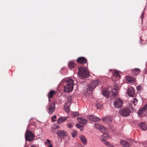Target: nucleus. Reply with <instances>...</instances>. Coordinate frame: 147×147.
<instances>
[{
	"label": "nucleus",
	"instance_id": "1",
	"mask_svg": "<svg viewBox=\"0 0 147 147\" xmlns=\"http://www.w3.org/2000/svg\"><path fill=\"white\" fill-rule=\"evenodd\" d=\"M64 86V90L67 92H71L73 89L74 81L71 78H66L62 80L61 82Z\"/></svg>",
	"mask_w": 147,
	"mask_h": 147
},
{
	"label": "nucleus",
	"instance_id": "2",
	"mask_svg": "<svg viewBox=\"0 0 147 147\" xmlns=\"http://www.w3.org/2000/svg\"><path fill=\"white\" fill-rule=\"evenodd\" d=\"M78 75L81 79L87 78L88 76L89 73L86 68L84 66H80L78 67Z\"/></svg>",
	"mask_w": 147,
	"mask_h": 147
},
{
	"label": "nucleus",
	"instance_id": "3",
	"mask_svg": "<svg viewBox=\"0 0 147 147\" xmlns=\"http://www.w3.org/2000/svg\"><path fill=\"white\" fill-rule=\"evenodd\" d=\"M99 82L100 81L98 80L91 82L90 84L88 86V88H87V92H88V91L92 92L94 88L98 85Z\"/></svg>",
	"mask_w": 147,
	"mask_h": 147
},
{
	"label": "nucleus",
	"instance_id": "4",
	"mask_svg": "<svg viewBox=\"0 0 147 147\" xmlns=\"http://www.w3.org/2000/svg\"><path fill=\"white\" fill-rule=\"evenodd\" d=\"M131 111L129 108L124 107L120 109L119 113L123 116L126 117L129 115Z\"/></svg>",
	"mask_w": 147,
	"mask_h": 147
},
{
	"label": "nucleus",
	"instance_id": "5",
	"mask_svg": "<svg viewBox=\"0 0 147 147\" xmlns=\"http://www.w3.org/2000/svg\"><path fill=\"white\" fill-rule=\"evenodd\" d=\"M34 138V136L32 132L29 130H27L25 134L26 140L30 142L32 141Z\"/></svg>",
	"mask_w": 147,
	"mask_h": 147
},
{
	"label": "nucleus",
	"instance_id": "6",
	"mask_svg": "<svg viewBox=\"0 0 147 147\" xmlns=\"http://www.w3.org/2000/svg\"><path fill=\"white\" fill-rule=\"evenodd\" d=\"M55 109V104L54 102H50L47 106V110L50 115L52 114Z\"/></svg>",
	"mask_w": 147,
	"mask_h": 147
},
{
	"label": "nucleus",
	"instance_id": "7",
	"mask_svg": "<svg viewBox=\"0 0 147 147\" xmlns=\"http://www.w3.org/2000/svg\"><path fill=\"white\" fill-rule=\"evenodd\" d=\"M123 102L122 100L119 98H117L113 102V105L116 108L119 109L123 105Z\"/></svg>",
	"mask_w": 147,
	"mask_h": 147
},
{
	"label": "nucleus",
	"instance_id": "8",
	"mask_svg": "<svg viewBox=\"0 0 147 147\" xmlns=\"http://www.w3.org/2000/svg\"><path fill=\"white\" fill-rule=\"evenodd\" d=\"M127 92L129 96L134 97L135 94V90L132 87H130L128 89Z\"/></svg>",
	"mask_w": 147,
	"mask_h": 147
},
{
	"label": "nucleus",
	"instance_id": "9",
	"mask_svg": "<svg viewBox=\"0 0 147 147\" xmlns=\"http://www.w3.org/2000/svg\"><path fill=\"white\" fill-rule=\"evenodd\" d=\"M94 125L96 129L102 132H104L106 130L105 127L98 123H95Z\"/></svg>",
	"mask_w": 147,
	"mask_h": 147
},
{
	"label": "nucleus",
	"instance_id": "10",
	"mask_svg": "<svg viewBox=\"0 0 147 147\" xmlns=\"http://www.w3.org/2000/svg\"><path fill=\"white\" fill-rule=\"evenodd\" d=\"M111 78L113 81H117L120 79V76L119 73L116 71L114 72Z\"/></svg>",
	"mask_w": 147,
	"mask_h": 147
},
{
	"label": "nucleus",
	"instance_id": "11",
	"mask_svg": "<svg viewBox=\"0 0 147 147\" xmlns=\"http://www.w3.org/2000/svg\"><path fill=\"white\" fill-rule=\"evenodd\" d=\"M57 135L61 138L66 136L67 135V132L64 130H59L57 133Z\"/></svg>",
	"mask_w": 147,
	"mask_h": 147
},
{
	"label": "nucleus",
	"instance_id": "12",
	"mask_svg": "<svg viewBox=\"0 0 147 147\" xmlns=\"http://www.w3.org/2000/svg\"><path fill=\"white\" fill-rule=\"evenodd\" d=\"M76 61L78 63L84 64L87 63V60L86 58L83 57H81L78 58Z\"/></svg>",
	"mask_w": 147,
	"mask_h": 147
},
{
	"label": "nucleus",
	"instance_id": "13",
	"mask_svg": "<svg viewBox=\"0 0 147 147\" xmlns=\"http://www.w3.org/2000/svg\"><path fill=\"white\" fill-rule=\"evenodd\" d=\"M88 118L90 120L94 122L98 121L100 120L99 118L94 115L88 116Z\"/></svg>",
	"mask_w": 147,
	"mask_h": 147
},
{
	"label": "nucleus",
	"instance_id": "14",
	"mask_svg": "<svg viewBox=\"0 0 147 147\" xmlns=\"http://www.w3.org/2000/svg\"><path fill=\"white\" fill-rule=\"evenodd\" d=\"M71 102V100H69V101L66 102L65 105L64 106V109L66 112L68 113L69 111V106L70 105V102Z\"/></svg>",
	"mask_w": 147,
	"mask_h": 147
},
{
	"label": "nucleus",
	"instance_id": "15",
	"mask_svg": "<svg viewBox=\"0 0 147 147\" xmlns=\"http://www.w3.org/2000/svg\"><path fill=\"white\" fill-rule=\"evenodd\" d=\"M105 132H103L104 133L100 138L101 140L102 141L103 143H104V140L106 141V140L107 139L109 138V134L107 133H105Z\"/></svg>",
	"mask_w": 147,
	"mask_h": 147
},
{
	"label": "nucleus",
	"instance_id": "16",
	"mask_svg": "<svg viewBox=\"0 0 147 147\" xmlns=\"http://www.w3.org/2000/svg\"><path fill=\"white\" fill-rule=\"evenodd\" d=\"M120 144L124 147H129L131 145V144L129 143L122 140L120 141Z\"/></svg>",
	"mask_w": 147,
	"mask_h": 147
},
{
	"label": "nucleus",
	"instance_id": "17",
	"mask_svg": "<svg viewBox=\"0 0 147 147\" xmlns=\"http://www.w3.org/2000/svg\"><path fill=\"white\" fill-rule=\"evenodd\" d=\"M78 122L81 123L83 124H86L87 123V120L82 117H78L77 118Z\"/></svg>",
	"mask_w": 147,
	"mask_h": 147
},
{
	"label": "nucleus",
	"instance_id": "18",
	"mask_svg": "<svg viewBox=\"0 0 147 147\" xmlns=\"http://www.w3.org/2000/svg\"><path fill=\"white\" fill-rule=\"evenodd\" d=\"M138 102V100L136 98H134L130 102H131L129 106L132 109H133V105H134V106H135L137 103Z\"/></svg>",
	"mask_w": 147,
	"mask_h": 147
},
{
	"label": "nucleus",
	"instance_id": "19",
	"mask_svg": "<svg viewBox=\"0 0 147 147\" xmlns=\"http://www.w3.org/2000/svg\"><path fill=\"white\" fill-rule=\"evenodd\" d=\"M126 78L128 83L132 84L134 82L135 80V79L134 78L128 76L126 77Z\"/></svg>",
	"mask_w": 147,
	"mask_h": 147
},
{
	"label": "nucleus",
	"instance_id": "20",
	"mask_svg": "<svg viewBox=\"0 0 147 147\" xmlns=\"http://www.w3.org/2000/svg\"><path fill=\"white\" fill-rule=\"evenodd\" d=\"M110 92L107 89H103L102 91V95L107 97H108L110 94Z\"/></svg>",
	"mask_w": 147,
	"mask_h": 147
},
{
	"label": "nucleus",
	"instance_id": "21",
	"mask_svg": "<svg viewBox=\"0 0 147 147\" xmlns=\"http://www.w3.org/2000/svg\"><path fill=\"white\" fill-rule=\"evenodd\" d=\"M80 138L84 145H86L87 144V140L85 137L83 135L80 136Z\"/></svg>",
	"mask_w": 147,
	"mask_h": 147
},
{
	"label": "nucleus",
	"instance_id": "22",
	"mask_svg": "<svg viewBox=\"0 0 147 147\" xmlns=\"http://www.w3.org/2000/svg\"><path fill=\"white\" fill-rule=\"evenodd\" d=\"M113 119L112 117H107L104 118L103 119V121L105 123H110Z\"/></svg>",
	"mask_w": 147,
	"mask_h": 147
},
{
	"label": "nucleus",
	"instance_id": "23",
	"mask_svg": "<svg viewBox=\"0 0 147 147\" xmlns=\"http://www.w3.org/2000/svg\"><path fill=\"white\" fill-rule=\"evenodd\" d=\"M55 91L54 90H51L48 94L49 98V101L50 102V99L52 98L53 96L55 94Z\"/></svg>",
	"mask_w": 147,
	"mask_h": 147
},
{
	"label": "nucleus",
	"instance_id": "24",
	"mask_svg": "<svg viewBox=\"0 0 147 147\" xmlns=\"http://www.w3.org/2000/svg\"><path fill=\"white\" fill-rule=\"evenodd\" d=\"M147 111V104L145 106L143 107L141 109L139 110L138 114V115H140L142 114L144 111Z\"/></svg>",
	"mask_w": 147,
	"mask_h": 147
},
{
	"label": "nucleus",
	"instance_id": "25",
	"mask_svg": "<svg viewBox=\"0 0 147 147\" xmlns=\"http://www.w3.org/2000/svg\"><path fill=\"white\" fill-rule=\"evenodd\" d=\"M139 126L143 130H146L147 129V125L144 122L141 123L139 124Z\"/></svg>",
	"mask_w": 147,
	"mask_h": 147
},
{
	"label": "nucleus",
	"instance_id": "26",
	"mask_svg": "<svg viewBox=\"0 0 147 147\" xmlns=\"http://www.w3.org/2000/svg\"><path fill=\"white\" fill-rule=\"evenodd\" d=\"M140 71V69L138 68H136L132 71L131 73L133 75L136 76L139 73Z\"/></svg>",
	"mask_w": 147,
	"mask_h": 147
},
{
	"label": "nucleus",
	"instance_id": "27",
	"mask_svg": "<svg viewBox=\"0 0 147 147\" xmlns=\"http://www.w3.org/2000/svg\"><path fill=\"white\" fill-rule=\"evenodd\" d=\"M75 65V63L73 61H69L68 64V67L70 69L74 68Z\"/></svg>",
	"mask_w": 147,
	"mask_h": 147
},
{
	"label": "nucleus",
	"instance_id": "28",
	"mask_svg": "<svg viewBox=\"0 0 147 147\" xmlns=\"http://www.w3.org/2000/svg\"><path fill=\"white\" fill-rule=\"evenodd\" d=\"M112 95L115 96L118 94V89L117 88H114L112 90Z\"/></svg>",
	"mask_w": 147,
	"mask_h": 147
},
{
	"label": "nucleus",
	"instance_id": "29",
	"mask_svg": "<svg viewBox=\"0 0 147 147\" xmlns=\"http://www.w3.org/2000/svg\"><path fill=\"white\" fill-rule=\"evenodd\" d=\"M67 119V117H61L58 119L57 122L60 124L65 121Z\"/></svg>",
	"mask_w": 147,
	"mask_h": 147
},
{
	"label": "nucleus",
	"instance_id": "30",
	"mask_svg": "<svg viewBox=\"0 0 147 147\" xmlns=\"http://www.w3.org/2000/svg\"><path fill=\"white\" fill-rule=\"evenodd\" d=\"M60 127L59 126L57 125L56 124H53L51 127V129L52 130V131L53 132L55 129H58Z\"/></svg>",
	"mask_w": 147,
	"mask_h": 147
},
{
	"label": "nucleus",
	"instance_id": "31",
	"mask_svg": "<svg viewBox=\"0 0 147 147\" xmlns=\"http://www.w3.org/2000/svg\"><path fill=\"white\" fill-rule=\"evenodd\" d=\"M46 140L45 142V143L49 147H52V144L51 143V141L48 139H47Z\"/></svg>",
	"mask_w": 147,
	"mask_h": 147
},
{
	"label": "nucleus",
	"instance_id": "32",
	"mask_svg": "<svg viewBox=\"0 0 147 147\" xmlns=\"http://www.w3.org/2000/svg\"><path fill=\"white\" fill-rule=\"evenodd\" d=\"M104 143L108 147H114L113 145L111 144L109 142L106 141L104 140Z\"/></svg>",
	"mask_w": 147,
	"mask_h": 147
},
{
	"label": "nucleus",
	"instance_id": "33",
	"mask_svg": "<svg viewBox=\"0 0 147 147\" xmlns=\"http://www.w3.org/2000/svg\"><path fill=\"white\" fill-rule=\"evenodd\" d=\"M72 115L73 117H77L79 115V113L78 112H72Z\"/></svg>",
	"mask_w": 147,
	"mask_h": 147
},
{
	"label": "nucleus",
	"instance_id": "34",
	"mask_svg": "<svg viewBox=\"0 0 147 147\" xmlns=\"http://www.w3.org/2000/svg\"><path fill=\"white\" fill-rule=\"evenodd\" d=\"M96 106L97 108H99V109H101L102 107V105L98 102H97L96 103Z\"/></svg>",
	"mask_w": 147,
	"mask_h": 147
},
{
	"label": "nucleus",
	"instance_id": "35",
	"mask_svg": "<svg viewBox=\"0 0 147 147\" xmlns=\"http://www.w3.org/2000/svg\"><path fill=\"white\" fill-rule=\"evenodd\" d=\"M77 133L76 131H74L72 134V136L73 138L76 137L77 135Z\"/></svg>",
	"mask_w": 147,
	"mask_h": 147
},
{
	"label": "nucleus",
	"instance_id": "36",
	"mask_svg": "<svg viewBox=\"0 0 147 147\" xmlns=\"http://www.w3.org/2000/svg\"><path fill=\"white\" fill-rule=\"evenodd\" d=\"M76 127L78 128H80L82 126V125H80V124H76Z\"/></svg>",
	"mask_w": 147,
	"mask_h": 147
},
{
	"label": "nucleus",
	"instance_id": "37",
	"mask_svg": "<svg viewBox=\"0 0 147 147\" xmlns=\"http://www.w3.org/2000/svg\"><path fill=\"white\" fill-rule=\"evenodd\" d=\"M78 147H84V146L81 144H79L78 145Z\"/></svg>",
	"mask_w": 147,
	"mask_h": 147
},
{
	"label": "nucleus",
	"instance_id": "38",
	"mask_svg": "<svg viewBox=\"0 0 147 147\" xmlns=\"http://www.w3.org/2000/svg\"><path fill=\"white\" fill-rule=\"evenodd\" d=\"M68 126L69 127L71 128L72 127V125L70 123H69L68 124Z\"/></svg>",
	"mask_w": 147,
	"mask_h": 147
},
{
	"label": "nucleus",
	"instance_id": "39",
	"mask_svg": "<svg viewBox=\"0 0 147 147\" xmlns=\"http://www.w3.org/2000/svg\"><path fill=\"white\" fill-rule=\"evenodd\" d=\"M146 67L145 70V72L146 74H147V65L146 64Z\"/></svg>",
	"mask_w": 147,
	"mask_h": 147
},
{
	"label": "nucleus",
	"instance_id": "40",
	"mask_svg": "<svg viewBox=\"0 0 147 147\" xmlns=\"http://www.w3.org/2000/svg\"><path fill=\"white\" fill-rule=\"evenodd\" d=\"M80 130L81 131H82L83 130H84V128L83 127V126H82L80 128Z\"/></svg>",
	"mask_w": 147,
	"mask_h": 147
},
{
	"label": "nucleus",
	"instance_id": "41",
	"mask_svg": "<svg viewBox=\"0 0 147 147\" xmlns=\"http://www.w3.org/2000/svg\"><path fill=\"white\" fill-rule=\"evenodd\" d=\"M56 118V115L54 116L53 117H52V118Z\"/></svg>",
	"mask_w": 147,
	"mask_h": 147
},
{
	"label": "nucleus",
	"instance_id": "42",
	"mask_svg": "<svg viewBox=\"0 0 147 147\" xmlns=\"http://www.w3.org/2000/svg\"><path fill=\"white\" fill-rule=\"evenodd\" d=\"M144 145H147V142H145L144 144Z\"/></svg>",
	"mask_w": 147,
	"mask_h": 147
},
{
	"label": "nucleus",
	"instance_id": "43",
	"mask_svg": "<svg viewBox=\"0 0 147 147\" xmlns=\"http://www.w3.org/2000/svg\"><path fill=\"white\" fill-rule=\"evenodd\" d=\"M31 147H36L34 145H33Z\"/></svg>",
	"mask_w": 147,
	"mask_h": 147
},
{
	"label": "nucleus",
	"instance_id": "44",
	"mask_svg": "<svg viewBox=\"0 0 147 147\" xmlns=\"http://www.w3.org/2000/svg\"><path fill=\"white\" fill-rule=\"evenodd\" d=\"M143 13H142V15H141V17L142 18L143 17Z\"/></svg>",
	"mask_w": 147,
	"mask_h": 147
},
{
	"label": "nucleus",
	"instance_id": "45",
	"mask_svg": "<svg viewBox=\"0 0 147 147\" xmlns=\"http://www.w3.org/2000/svg\"><path fill=\"white\" fill-rule=\"evenodd\" d=\"M53 122H55V120H54L53 119Z\"/></svg>",
	"mask_w": 147,
	"mask_h": 147
},
{
	"label": "nucleus",
	"instance_id": "46",
	"mask_svg": "<svg viewBox=\"0 0 147 147\" xmlns=\"http://www.w3.org/2000/svg\"><path fill=\"white\" fill-rule=\"evenodd\" d=\"M89 92H88V93H90V92H90V91H88V92H87H87H89Z\"/></svg>",
	"mask_w": 147,
	"mask_h": 147
},
{
	"label": "nucleus",
	"instance_id": "47",
	"mask_svg": "<svg viewBox=\"0 0 147 147\" xmlns=\"http://www.w3.org/2000/svg\"><path fill=\"white\" fill-rule=\"evenodd\" d=\"M144 147H147V146H145Z\"/></svg>",
	"mask_w": 147,
	"mask_h": 147
}]
</instances>
